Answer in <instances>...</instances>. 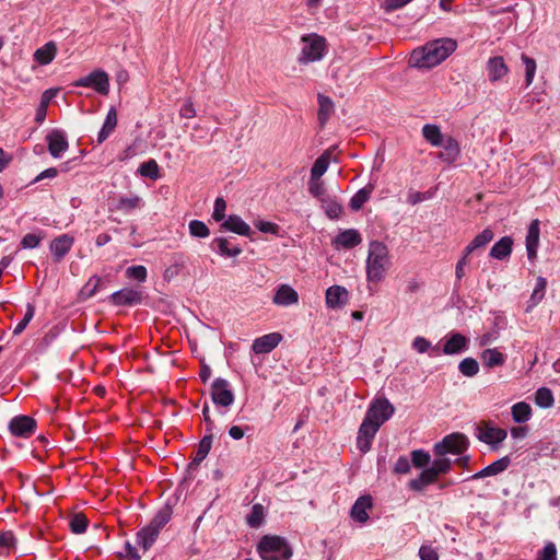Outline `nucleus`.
Returning a JSON list of instances; mask_svg holds the SVG:
<instances>
[{
  "label": "nucleus",
  "mask_w": 560,
  "mask_h": 560,
  "mask_svg": "<svg viewBox=\"0 0 560 560\" xmlns=\"http://www.w3.org/2000/svg\"><path fill=\"white\" fill-rule=\"evenodd\" d=\"M457 47L452 38H439L412 51L410 62L413 67L430 69L444 61Z\"/></svg>",
  "instance_id": "nucleus-1"
},
{
  "label": "nucleus",
  "mask_w": 560,
  "mask_h": 560,
  "mask_svg": "<svg viewBox=\"0 0 560 560\" xmlns=\"http://www.w3.org/2000/svg\"><path fill=\"white\" fill-rule=\"evenodd\" d=\"M392 266L389 250L380 241H372L369 244L368 258L365 261L366 279L369 282H381Z\"/></svg>",
  "instance_id": "nucleus-2"
},
{
  "label": "nucleus",
  "mask_w": 560,
  "mask_h": 560,
  "mask_svg": "<svg viewBox=\"0 0 560 560\" xmlns=\"http://www.w3.org/2000/svg\"><path fill=\"white\" fill-rule=\"evenodd\" d=\"M257 551L262 560H289L293 553L284 538L269 535L260 539Z\"/></svg>",
  "instance_id": "nucleus-3"
},
{
  "label": "nucleus",
  "mask_w": 560,
  "mask_h": 560,
  "mask_svg": "<svg viewBox=\"0 0 560 560\" xmlns=\"http://www.w3.org/2000/svg\"><path fill=\"white\" fill-rule=\"evenodd\" d=\"M326 50V39L317 34H308L302 37V49L299 61L308 63L320 60Z\"/></svg>",
  "instance_id": "nucleus-4"
},
{
  "label": "nucleus",
  "mask_w": 560,
  "mask_h": 560,
  "mask_svg": "<svg viewBox=\"0 0 560 560\" xmlns=\"http://www.w3.org/2000/svg\"><path fill=\"white\" fill-rule=\"evenodd\" d=\"M468 446L467 438L462 433H452L446 435L441 442L433 447L436 456H445L446 454H462Z\"/></svg>",
  "instance_id": "nucleus-5"
},
{
  "label": "nucleus",
  "mask_w": 560,
  "mask_h": 560,
  "mask_svg": "<svg viewBox=\"0 0 560 560\" xmlns=\"http://www.w3.org/2000/svg\"><path fill=\"white\" fill-rule=\"evenodd\" d=\"M211 399L218 408H229L235 399L230 383L221 377L215 378L211 384Z\"/></svg>",
  "instance_id": "nucleus-6"
},
{
  "label": "nucleus",
  "mask_w": 560,
  "mask_h": 560,
  "mask_svg": "<svg viewBox=\"0 0 560 560\" xmlns=\"http://www.w3.org/2000/svg\"><path fill=\"white\" fill-rule=\"evenodd\" d=\"M476 436L479 441L489 444L492 450H498L500 444L506 439L508 432L504 429L494 427L490 422H485L477 428Z\"/></svg>",
  "instance_id": "nucleus-7"
},
{
  "label": "nucleus",
  "mask_w": 560,
  "mask_h": 560,
  "mask_svg": "<svg viewBox=\"0 0 560 560\" xmlns=\"http://www.w3.org/2000/svg\"><path fill=\"white\" fill-rule=\"evenodd\" d=\"M74 86L91 88L102 95L108 94L109 79L105 71L94 70L85 77L78 79Z\"/></svg>",
  "instance_id": "nucleus-8"
},
{
  "label": "nucleus",
  "mask_w": 560,
  "mask_h": 560,
  "mask_svg": "<svg viewBox=\"0 0 560 560\" xmlns=\"http://www.w3.org/2000/svg\"><path fill=\"white\" fill-rule=\"evenodd\" d=\"M394 412L395 408L388 399L377 398L370 405L365 417L381 427L385 421L392 418Z\"/></svg>",
  "instance_id": "nucleus-9"
},
{
  "label": "nucleus",
  "mask_w": 560,
  "mask_h": 560,
  "mask_svg": "<svg viewBox=\"0 0 560 560\" xmlns=\"http://www.w3.org/2000/svg\"><path fill=\"white\" fill-rule=\"evenodd\" d=\"M381 427L364 417L358 432L357 446L362 453L370 451L372 441Z\"/></svg>",
  "instance_id": "nucleus-10"
},
{
  "label": "nucleus",
  "mask_w": 560,
  "mask_h": 560,
  "mask_svg": "<svg viewBox=\"0 0 560 560\" xmlns=\"http://www.w3.org/2000/svg\"><path fill=\"white\" fill-rule=\"evenodd\" d=\"M443 340L442 352L446 355L459 354L468 349L469 338L460 332L451 331Z\"/></svg>",
  "instance_id": "nucleus-11"
},
{
  "label": "nucleus",
  "mask_w": 560,
  "mask_h": 560,
  "mask_svg": "<svg viewBox=\"0 0 560 560\" xmlns=\"http://www.w3.org/2000/svg\"><path fill=\"white\" fill-rule=\"evenodd\" d=\"M46 141L48 144V151L50 155L55 159H58L65 153L69 143L67 140V135L63 130L54 129L46 136Z\"/></svg>",
  "instance_id": "nucleus-12"
},
{
  "label": "nucleus",
  "mask_w": 560,
  "mask_h": 560,
  "mask_svg": "<svg viewBox=\"0 0 560 560\" xmlns=\"http://www.w3.org/2000/svg\"><path fill=\"white\" fill-rule=\"evenodd\" d=\"M373 508V498L370 494L359 497L351 508L350 516L354 522L365 524L369 518V512Z\"/></svg>",
  "instance_id": "nucleus-13"
},
{
  "label": "nucleus",
  "mask_w": 560,
  "mask_h": 560,
  "mask_svg": "<svg viewBox=\"0 0 560 560\" xmlns=\"http://www.w3.org/2000/svg\"><path fill=\"white\" fill-rule=\"evenodd\" d=\"M282 340V335L279 332H270L258 337L252 345V350L256 354H265L271 352Z\"/></svg>",
  "instance_id": "nucleus-14"
},
{
  "label": "nucleus",
  "mask_w": 560,
  "mask_h": 560,
  "mask_svg": "<svg viewBox=\"0 0 560 560\" xmlns=\"http://www.w3.org/2000/svg\"><path fill=\"white\" fill-rule=\"evenodd\" d=\"M35 420L27 416L14 417L9 423L11 433L16 436L27 438L35 431Z\"/></svg>",
  "instance_id": "nucleus-15"
},
{
  "label": "nucleus",
  "mask_w": 560,
  "mask_h": 560,
  "mask_svg": "<svg viewBox=\"0 0 560 560\" xmlns=\"http://www.w3.org/2000/svg\"><path fill=\"white\" fill-rule=\"evenodd\" d=\"M349 301V293L341 285H331L326 290V305L328 308L336 310L345 306Z\"/></svg>",
  "instance_id": "nucleus-16"
},
{
  "label": "nucleus",
  "mask_w": 560,
  "mask_h": 560,
  "mask_svg": "<svg viewBox=\"0 0 560 560\" xmlns=\"http://www.w3.org/2000/svg\"><path fill=\"white\" fill-rule=\"evenodd\" d=\"M74 238L69 234L55 237L50 243V252L55 261H60L73 246Z\"/></svg>",
  "instance_id": "nucleus-17"
},
{
  "label": "nucleus",
  "mask_w": 560,
  "mask_h": 560,
  "mask_svg": "<svg viewBox=\"0 0 560 560\" xmlns=\"http://www.w3.org/2000/svg\"><path fill=\"white\" fill-rule=\"evenodd\" d=\"M221 229L246 237H250L253 234L250 226L240 215L236 214L229 215L221 223Z\"/></svg>",
  "instance_id": "nucleus-18"
},
{
  "label": "nucleus",
  "mask_w": 560,
  "mask_h": 560,
  "mask_svg": "<svg viewBox=\"0 0 560 560\" xmlns=\"http://www.w3.org/2000/svg\"><path fill=\"white\" fill-rule=\"evenodd\" d=\"M362 242L361 234L355 229L343 230L334 238L332 245L336 248L351 249Z\"/></svg>",
  "instance_id": "nucleus-19"
},
{
  "label": "nucleus",
  "mask_w": 560,
  "mask_h": 560,
  "mask_svg": "<svg viewBox=\"0 0 560 560\" xmlns=\"http://www.w3.org/2000/svg\"><path fill=\"white\" fill-rule=\"evenodd\" d=\"M210 247L213 252L223 257H237L243 252L241 246L232 245L226 237L213 238L210 243Z\"/></svg>",
  "instance_id": "nucleus-20"
},
{
  "label": "nucleus",
  "mask_w": 560,
  "mask_h": 560,
  "mask_svg": "<svg viewBox=\"0 0 560 560\" xmlns=\"http://www.w3.org/2000/svg\"><path fill=\"white\" fill-rule=\"evenodd\" d=\"M540 222L538 219H535L530 222L527 235H526V252L529 260H534L537 256V248L539 245V229Z\"/></svg>",
  "instance_id": "nucleus-21"
},
{
  "label": "nucleus",
  "mask_w": 560,
  "mask_h": 560,
  "mask_svg": "<svg viewBox=\"0 0 560 560\" xmlns=\"http://www.w3.org/2000/svg\"><path fill=\"white\" fill-rule=\"evenodd\" d=\"M110 301L115 305L131 306L141 302V293L135 289L125 288L114 292L110 295Z\"/></svg>",
  "instance_id": "nucleus-22"
},
{
  "label": "nucleus",
  "mask_w": 560,
  "mask_h": 560,
  "mask_svg": "<svg viewBox=\"0 0 560 560\" xmlns=\"http://www.w3.org/2000/svg\"><path fill=\"white\" fill-rule=\"evenodd\" d=\"M509 71L510 69L501 56L491 57L487 61V73L491 82L501 80L509 73Z\"/></svg>",
  "instance_id": "nucleus-23"
},
{
  "label": "nucleus",
  "mask_w": 560,
  "mask_h": 560,
  "mask_svg": "<svg viewBox=\"0 0 560 560\" xmlns=\"http://www.w3.org/2000/svg\"><path fill=\"white\" fill-rule=\"evenodd\" d=\"M272 302L280 306H289L299 302L298 292L289 284H281L272 299Z\"/></svg>",
  "instance_id": "nucleus-24"
},
{
  "label": "nucleus",
  "mask_w": 560,
  "mask_h": 560,
  "mask_svg": "<svg viewBox=\"0 0 560 560\" xmlns=\"http://www.w3.org/2000/svg\"><path fill=\"white\" fill-rule=\"evenodd\" d=\"M511 459L509 456H504L492 464L488 465L483 469L474 474L470 479H481L485 477L495 476L502 471H504L510 466Z\"/></svg>",
  "instance_id": "nucleus-25"
},
{
  "label": "nucleus",
  "mask_w": 560,
  "mask_h": 560,
  "mask_svg": "<svg viewBox=\"0 0 560 560\" xmlns=\"http://www.w3.org/2000/svg\"><path fill=\"white\" fill-rule=\"evenodd\" d=\"M438 479V476L435 475V471L431 470L429 467L424 468L421 474L415 478L411 479L408 482V487L410 490L421 492L423 491L429 485H432Z\"/></svg>",
  "instance_id": "nucleus-26"
},
{
  "label": "nucleus",
  "mask_w": 560,
  "mask_h": 560,
  "mask_svg": "<svg viewBox=\"0 0 560 560\" xmlns=\"http://www.w3.org/2000/svg\"><path fill=\"white\" fill-rule=\"evenodd\" d=\"M143 199L138 195L121 196L117 200L116 209L122 213L129 214L137 209L144 207Z\"/></svg>",
  "instance_id": "nucleus-27"
},
{
  "label": "nucleus",
  "mask_w": 560,
  "mask_h": 560,
  "mask_svg": "<svg viewBox=\"0 0 560 560\" xmlns=\"http://www.w3.org/2000/svg\"><path fill=\"white\" fill-rule=\"evenodd\" d=\"M117 126V112L115 107H110L107 112L105 121L97 135V142L103 143Z\"/></svg>",
  "instance_id": "nucleus-28"
},
{
  "label": "nucleus",
  "mask_w": 560,
  "mask_h": 560,
  "mask_svg": "<svg viewBox=\"0 0 560 560\" xmlns=\"http://www.w3.org/2000/svg\"><path fill=\"white\" fill-rule=\"evenodd\" d=\"M317 101H318L317 118H318L320 126H324L327 122V120L330 118V116L332 115V113L335 110V105L330 97L323 95V94H318Z\"/></svg>",
  "instance_id": "nucleus-29"
},
{
  "label": "nucleus",
  "mask_w": 560,
  "mask_h": 560,
  "mask_svg": "<svg viewBox=\"0 0 560 560\" xmlns=\"http://www.w3.org/2000/svg\"><path fill=\"white\" fill-rule=\"evenodd\" d=\"M505 354L497 348L486 349L481 353L482 363L488 369L502 366L505 363Z\"/></svg>",
  "instance_id": "nucleus-30"
},
{
  "label": "nucleus",
  "mask_w": 560,
  "mask_h": 560,
  "mask_svg": "<svg viewBox=\"0 0 560 560\" xmlns=\"http://www.w3.org/2000/svg\"><path fill=\"white\" fill-rule=\"evenodd\" d=\"M441 147L443 151L440 153V158L447 163L454 162L459 155L458 142L452 137H445Z\"/></svg>",
  "instance_id": "nucleus-31"
},
{
  "label": "nucleus",
  "mask_w": 560,
  "mask_h": 560,
  "mask_svg": "<svg viewBox=\"0 0 560 560\" xmlns=\"http://www.w3.org/2000/svg\"><path fill=\"white\" fill-rule=\"evenodd\" d=\"M513 240L510 236L501 237L490 250V256L495 259H504L510 256L512 252Z\"/></svg>",
  "instance_id": "nucleus-32"
},
{
  "label": "nucleus",
  "mask_w": 560,
  "mask_h": 560,
  "mask_svg": "<svg viewBox=\"0 0 560 560\" xmlns=\"http://www.w3.org/2000/svg\"><path fill=\"white\" fill-rule=\"evenodd\" d=\"M493 238V232L490 229H485L482 232L477 234L474 240L465 247L464 253L469 256L478 248L485 247Z\"/></svg>",
  "instance_id": "nucleus-33"
},
{
  "label": "nucleus",
  "mask_w": 560,
  "mask_h": 560,
  "mask_svg": "<svg viewBox=\"0 0 560 560\" xmlns=\"http://www.w3.org/2000/svg\"><path fill=\"white\" fill-rule=\"evenodd\" d=\"M375 188L373 183L366 184L363 188L359 189L350 200V207L352 210H360L363 205L371 198V195Z\"/></svg>",
  "instance_id": "nucleus-34"
},
{
  "label": "nucleus",
  "mask_w": 560,
  "mask_h": 560,
  "mask_svg": "<svg viewBox=\"0 0 560 560\" xmlns=\"http://www.w3.org/2000/svg\"><path fill=\"white\" fill-rule=\"evenodd\" d=\"M422 136L433 147L442 145L443 139L445 138L441 128L434 124L424 125L422 127Z\"/></svg>",
  "instance_id": "nucleus-35"
},
{
  "label": "nucleus",
  "mask_w": 560,
  "mask_h": 560,
  "mask_svg": "<svg viewBox=\"0 0 560 560\" xmlns=\"http://www.w3.org/2000/svg\"><path fill=\"white\" fill-rule=\"evenodd\" d=\"M159 534L160 530L148 525L137 534V542L143 548V550H148L155 542Z\"/></svg>",
  "instance_id": "nucleus-36"
},
{
  "label": "nucleus",
  "mask_w": 560,
  "mask_h": 560,
  "mask_svg": "<svg viewBox=\"0 0 560 560\" xmlns=\"http://www.w3.org/2000/svg\"><path fill=\"white\" fill-rule=\"evenodd\" d=\"M213 434H206L199 442L197 453L192 462L190 463V467H197L200 463L207 457L212 446Z\"/></svg>",
  "instance_id": "nucleus-37"
},
{
  "label": "nucleus",
  "mask_w": 560,
  "mask_h": 560,
  "mask_svg": "<svg viewBox=\"0 0 560 560\" xmlns=\"http://www.w3.org/2000/svg\"><path fill=\"white\" fill-rule=\"evenodd\" d=\"M57 52L56 45L52 42L45 44L43 47L38 48L34 54V59L39 65H48L50 63Z\"/></svg>",
  "instance_id": "nucleus-38"
},
{
  "label": "nucleus",
  "mask_w": 560,
  "mask_h": 560,
  "mask_svg": "<svg viewBox=\"0 0 560 560\" xmlns=\"http://www.w3.org/2000/svg\"><path fill=\"white\" fill-rule=\"evenodd\" d=\"M330 154L328 151L324 152L316 159L311 168V178L319 179L328 170Z\"/></svg>",
  "instance_id": "nucleus-39"
},
{
  "label": "nucleus",
  "mask_w": 560,
  "mask_h": 560,
  "mask_svg": "<svg viewBox=\"0 0 560 560\" xmlns=\"http://www.w3.org/2000/svg\"><path fill=\"white\" fill-rule=\"evenodd\" d=\"M532 408L525 401L516 402L512 406V417L517 423H525L530 419Z\"/></svg>",
  "instance_id": "nucleus-40"
},
{
  "label": "nucleus",
  "mask_w": 560,
  "mask_h": 560,
  "mask_svg": "<svg viewBox=\"0 0 560 560\" xmlns=\"http://www.w3.org/2000/svg\"><path fill=\"white\" fill-rule=\"evenodd\" d=\"M521 60L525 67V86L529 88L534 82L537 65L535 59L525 54L521 55Z\"/></svg>",
  "instance_id": "nucleus-41"
},
{
  "label": "nucleus",
  "mask_w": 560,
  "mask_h": 560,
  "mask_svg": "<svg viewBox=\"0 0 560 560\" xmlns=\"http://www.w3.org/2000/svg\"><path fill=\"white\" fill-rule=\"evenodd\" d=\"M138 173L143 177H149L150 179L160 178V167L155 160L150 159L147 162H143L139 168Z\"/></svg>",
  "instance_id": "nucleus-42"
},
{
  "label": "nucleus",
  "mask_w": 560,
  "mask_h": 560,
  "mask_svg": "<svg viewBox=\"0 0 560 560\" xmlns=\"http://www.w3.org/2000/svg\"><path fill=\"white\" fill-rule=\"evenodd\" d=\"M172 509L170 506L162 508L150 522V526L161 530L171 520Z\"/></svg>",
  "instance_id": "nucleus-43"
},
{
  "label": "nucleus",
  "mask_w": 560,
  "mask_h": 560,
  "mask_svg": "<svg viewBox=\"0 0 560 560\" xmlns=\"http://www.w3.org/2000/svg\"><path fill=\"white\" fill-rule=\"evenodd\" d=\"M459 372L467 377H474L479 372V364L474 358H465L458 364Z\"/></svg>",
  "instance_id": "nucleus-44"
},
{
  "label": "nucleus",
  "mask_w": 560,
  "mask_h": 560,
  "mask_svg": "<svg viewBox=\"0 0 560 560\" xmlns=\"http://www.w3.org/2000/svg\"><path fill=\"white\" fill-rule=\"evenodd\" d=\"M265 514H264V506L259 503L254 504L252 508L250 513L247 515V524L252 528H258L262 524Z\"/></svg>",
  "instance_id": "nucleus-45"
},
{
  "label": "nucleus",
  "mask_w": 560,
  "mask_h": 560,
  "mask_svg": "<svg viewBox=\"0 0 560 560\" xmlns=\"http://www.w3.org/2000/svg\"><path fill=\"white\" fill-rule=\"evenodd\" d=\"M535 402L541 408L551 407L555 402L552 392L547 387H540L535 394Z\"/></svg>",
  "instance_id": "nucleus-46"
},
{
  "label": "nucleus",
  "mask_w": 560,
  "mask_h": 560,
  "mask_svg": "<svg viewBox=\"0 0 560 560\" xmlns=\"http://www.w3.org/2000/svg\"><path fill=\"white\" fill-rule=\"evenodd\" d=\"M189 233L194 237L206 238L210 235V230L205 222L191 220L188 224Z\"/></svg>",
  "instance_id": "nucleus-47"
},
{
  "label": "nucleus",
  "mask_w": 560,
  "mask_h": 560,
  "mask_svg": "<svg viewBox=\"0 0 560 560\" xmlns=\"http://www.w3.org/2000/svg\"><path fill=\"white\" fill-rule=\"evenodd\" d=\"M546 287H547L546 279L542 277H538L536 280L535 289L529 299L530 306L537 305L544 299Z\"/></svg>",
  "instance_id": "nucleus-48"
},
{
  "label": "nucleus",
  "mask_w": 560,
  "mask_h": 560,
  "mask_svg": "<svg viewBox=\"0 0 560 560\" xmlns=\"http://www.w3.org/2000/svg\"><path fill=\"white\" fill-rule=\"evenodd\" d=\"M430 459V454L423 450H415L411 452V463L417 468H427Z\"/></svg>",
  "instance_id": "nucleus-49"
},
{
  "label": "nucleus",
  "mask_w": 560,
  "mask_h": 560,
  "mask_svg": "<svg viewBox=\"0 0 560 560\" xmlns=\"http://www.w3.org/2000/svg\"><path fill=\"white\" fill-rule=\"evenodd\" d=\"M452 467V462L451 459L444 457V456H439V458H435L431 466L429 467L431 470L435 471V475L439 477L440 475L442 474H446L450 471Z\"/></svg>",
  "instance_id": "nucleus-50"
},
{
  "label": "nucleus",
  "mask_w": 560,
  "mask_h": 560,
  "mask_svg": "<svg viewBox=\"0 0 560 560\" xmlns=\"http://www.w3.org/2000/svg\"><path fill=\"white\" fill-rule=\"evenodd\" d=\"M412 349L418 353H427L429 350L438 353V347H433L431 342L424 337L417 336L412 341Z\"/></svg>",
  "instance_id": "nucleus-51"
},
{
  "label": "nucleus",
  "mask_w": 560,
  "mask_h": 560,
  "mask_svg": "<svg viewBox=\"0 0 560 560\" xmlns=\"http://www.w3.org/2000/svg\"><path fill=\"white\" fill-rule=\"evenodd\" d=\"M88 527V518L83 514H74L70 520V528L74 534H83Z\"/></svg>",
  "instance_id": "nucleus-52"
},
{
  "label": "nucleus",
  "mask_w": 560,
  "mask_h": 560,
  "mask_svg": "<svg viewBox=\"0 0 560 560\" xmlns=\"http://www.w3.org/2000/svg\"><path fill=\"white\" fill-rule=\"evenodd\" d=\"M226 202L222 197H218L214 201L212 219L217 222H223L225 218Z\"/></svg>",
  "instance_id": "nucleus-53"
},
{
  "label": "nucleus",
  "mask_w": 560,
  "mask_h": 560,
  "mask_svg": "<svg viewBox=\"0 0 560 560\" xmlns=\"http://www.w3.org/2000/svg\"><path fill=\"white\" fill-rule=\"evenodd\" d=\"M126 276L139 282H144L147 279V268L144 266H131L127 268Z\"/></svg>",
  "instance_id": "nucleus-54"
},
{
  "label": "nucleus",
  "mask_w": 560,
  "mask_h": 560,
  "mask_svg": "<svg viewBox=\"0 0 560 560\" xmlns=\"http://www.w3.org/2000/svg\"><path fill=\"white\" fill-rule=\"evenodd\" d=\"M323 208L330 219L338 218L342 212V207L335 200H326Z\"/></svg>",
  "instance_id": "nucleus-55"
},
{
  "label": "nucleus",
  "mask_w": 560,
  "mask_h": 560,
  "mask_svg": "<svg viewBox=\"0 0 560 560\" xmlns=\"http://www.w3.org/2000/svg\"><path fill=\"white\" fill-rule=\"evenodd\" d=\"M34 316V306L31 304H27L26 313L23 317V319L15 326L13 334L20 335L28 325V323L32 320Z\"/></svg>",
  "instance_id": "nucleus-56"
},
{
  "label": "nucleus",
  "mask_w": 560,
  "mask_h": 560,
  "mask_svg": "<svg viewBox=\"0 0 560 560\" xmlns=\"http://www.w3.org/2000/svg\"><path fill=\"white\" fill-rule=\"evenodd\" d=\"M412 0H382L381 7L386 12H390V11H395V10H398V9L405 7L406 4H408Z\"/></svg>",
  "instance_id": "nucleus-57"
},
{
  "label": "nucleus",
  "mask_w": 560,
  "mask_h": 560,
  "mask_svg": "<svg viewBox=\"0 0 560 560\" xmlns=\"http://www.w3.org/2000/svg\"><path fill=\"white\" fill-rule=\"evenodd\" d=\"M539 560H557V548L551 541L547 542L542 548Z\"/></svg>",
  "instance_id": "nucleus-58"
},
{
  "label": "nucleus",
  "mask_w": 560,
  "mask_h": 560,
  "mask_svg": "<svg viewBox=\"0 0 560 560\" xmlns=\"http://www.w3.org/2000/svg\"><path fill=\"white\" fill-rule=\"evenodd\" d=\"M40 240L42 237L34 234V233H28L26 235L23 236L22 241H21V245L23 248H28V249H32V248H35L39 245L40 243Z\"/></svg>",
  "instance_id": "nucleus-59"
},
{
  "label": "nucleus",
  "mask_w": 560,
  "mask_h": 560,
  "mask_svg": "<svg viewBox=\"0 0 560 560\" xmlns=\"http://www.w3.org/2000/svg\"><path fill=\"white\" fill-rule=\"evenodd\" d=\"M419 557L421 560H439L436 550L428 545H422L419 549Z\"/></svg>",
  "instance_id": "nucleus-60"
},
{
  "label": "nucleus",
  "mask_w": 560,
  "mask_h": 560,
  "mask_svg": "<svg viewBox=\"0 0 560 560\" xmlns=\"http://www.w3.org/2000/svg\"><path fill=\"white\" fill-rule=\"evenodd\" d=\"M120 560H139L140 556L137 549L129 542L125 544V551L119 553Z\"/></svg>",
  "instance_id": "nucleus-61"
},
{
  "label": "nucleus",
  "mask_w": 560,
  "mask_h": 560,
  "mask_svg": "<svg viewBox=\"0 0 560 560\" xmlns=\"http://www.w3.org/2000/svg\"><path fill=\"white\" fill-rule=\"evenodd\" d=\"M410 470V460L406 456H400L395 466H394V472L395 474H407Z\"/></svg>",
  "instance_id": "nucleus-62"
},
{
  "label": "nucleus",
  "mask_w": 560,
  "mask_h": 560,
  "mask_svg": "<svg viewBox=\"0 0 560 560\" xmlns=\"http://www.w3.org/2000/svg\"><path fill=\"white\" fill-rule=\"evenodd\" d=\"M310 192L317 198H322L325 195V188L319 179H312L310 182Z\"/></svg>",
  "instance_id": "nucleus-63"
},
{
  "label": "nucleus",
  "mask_w": 560,
  "mask_h": 560,
  "mask_svg": "<svg viewBox=\"0 0 560 560\" xmlns=\"http://www.w3.org/2000/svg\"><path fill=\"white\" fill-rule=\"evenodd\" d=\"M429 196L427 192H420V191H415V190H409L408 191V197H407V201L415 206L419 202H422L423 200L428 199Z\"/></svg>",
  "instance_id": "nucleus-64"
}]
</instances>
